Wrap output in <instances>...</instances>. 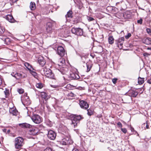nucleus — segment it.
Returning a JSON list of instances; mask_svg holds the SVG:
<instances>
[{"instance_id":"1","label":"nucleus","mask_w":151,"mask_h":151,"mask_svg":"<svg viewBox=\"0 0 151 151\" xmlns=\"http://www.w3.org/2000/svg\"><path fill=\"white\" fill-rule=\"evenodd\" d=\"M14 142L15 148L16 149L21 148L24 143L23 138L19 137L16 138Z\"/></svg>"},{"instance_id":"2","label":"nucleus","mask_w":151,"mask_h":151,"mask_svg":"<svg viewBox=\"0 0 151 151\" xmlns=\"http://www.w3.org/2000/svg\"><path fill=\"white\" fill-rule=\"evenodd\" d=\"M65 64V59L63 58H61L58 61V64L56 65V67L60 68H58V70L63 74H64L65 73L63 67Z\"/></svg>"},{"instance_id":"3","label":"nucleus","mask_w":151,"mask_h":151,"mask_svg":"<svg viewBox=\"0 0 151 151\" xmlns=\"http://www.w3.org/2000/svg\"><path fill=\"white\" fill-rule=\"evenodd\" d=\"M32 121L36 124H40L43 121V119L41 116L38 114H34L31 117Z\"/></svg>"},{"instance_id":"4","label":"nucleus","mask_w":151,"mask_h":151,"mask_svg":"<svg viewBox=\"0 0 151 151\" xmlns=\"http://www.w3.org/2000/svg\"><path fill=\"white\" fill-rule=\"evenodd\" d=\"M43 73L46 77L52 78L54 76V74L52 73L51 70L49 68L45 67L43 69Z\"/></svg>"},{"instance_id":"5","label":"nucleus","mask_w":151,"mask_h":151,"mask_svg":"<svg viewBox=\"0 0 151 151\" xmlns=\"http://www.w3.org/2000/svg\"><path fill=\"white\" fill-rule=\"evenodd\" d=\"M81 117L80 115H75L71 119V125L74 128L77 127L78 123L81 119Z\"/></svg>"},{"instance_id":"6","label":"nucleus","mask_w":151,"mask_h":151,"mask_svg":"<svg viewBox=\"0 0 151 151\" xmlns=\"http://www.w3.org/2000/svg\"><path fill=\"white\" fill-rule=\"evenodd\" d=\"M11 75L17 79L23 78L26 77L27 76L25 73L22 72L20 73H15L14 72L12 73Z\"/></svg>"},{"instance_id":"7","label":"nucleus","mask_w":151,"mask_h":151,"mask_svg":"<svg viewBox=\"0 0 151 151\" xmlns=\"http://www.w3.org/2000/svg\"><path fill=\"white\" fill-rule=\"evenodd\" d=\"M71 31L73 34L81 36L83 34L82 29L79 28L73 27L72 28Z\"/></svg>"},{"instance_id":"8","label":"nucleus","mask_w":151,"mask_h":151,"mask_svg":"<svg viewBox=\"0 0 151 151\" xmlns=\"http://www.w3.org/2000/svg\"><path fill=\"white\" fill-rule=\"evenodd\" d=\"M79 104L80 107L83 109H87L89 107V104L87 102L83 100H79Z\"/></svg>"},{"instance_id":"9","label":"nucleus","mask_w":151,"mask_h":151,"mask_svg":"<svg viewBox=\"0 0 151 151\" xmlns=\"http://www.w3.org/2000/svg\"><path fill=\"white\" fill-rule=\"evenodd\" d=\"M124 40V37H121L116 41V44L117 45L118 47L120 49H122L123 48V45Z\"/></svg>"},{"instance_id":"10","label":"nucleus","mask_w":151,"mask_h":151,"mask_svg":"<svg viewBox=\"0 0 151 151\" xmlns=\"http://www.w3.org/2000/svg\"><path fill=\"white\" fill-rule=\"evenodd\" d=\"M52 22H48L47 23L46 27V31L47 33H52L53 29H52Z\"/></svg>"},{"instance_id":"11","label":"nucleus","mask_w":151,"mask_h":151,"mask_svg":"<svg viewBox=\"0 0 151 151\" xmlns=\"http://www.w3.org/2000/svg\"><path fill=\"white\" fill-rule=\"evenodd\" d=\"M39 132L38 128L35 127L33 126L29 130L28 133L29 134L33 135H36Z\"/></svg>"},{"instance_id":"12","label":"nucleus","mask_w":151,"mask_h":151,"mask_svg":"<svg viewBox=\"0 0 151 151\" xmlns=\"http://www.w3.org/2000/svg\"><path fill=\"white\" fill-rule=\"evenodd\" d=\"M57 53L60 56H64L65 53V50L62 46H59L57 48Z\"/></svg>"},{"instance_id":"13","label":"nucleus","mask_w":151,"mask_h":151,"mask_svg":"<svg viewBox=\"0 0 151 151\" xmlns=\"http://www.w3.org/2000/svg\"><path fill=\"white\" fill-rule=\"evenodd\" d=\"M56 134L53 131L50 130L48 131L47 137L51 140H54L55 138Z\"/></svg>"},{"instance_id":"14","label":"nucleus","mask_w":151,"mask_h":151,"mask_svg":"<svg viewBox=\"0 0 151 151\" xmlns=\"http://www.w3.org/2000/svg\"><path fill=\"white\" fill-rule=\"evenodd\" d=\"M60 144L62 145H66L70 143L69 138L68 137H66L63 139L59 142Z\"/></svg>"},{"instance_id":"15","label":"nucleus","mask_w":151,"mask_h":151,"mask_svg":"<svg viewBox=\"0 0 151 151\" xmlns=\"http://www.w3.org/2000/svg\"><path fill=\"white\" fill-rule=\"evenodd\" d=\"M22 102L24 105L29 106L31 104V101L29 97H26L25 98H22Z\"/></svg>"},{"instance_id":"16","label":"nucleus","mask_w":151,"mask_h":151,"mask_svg":"<svg viewBox=\"0 0 151 151\" xmlns=\"http://www.w3.org/2000/svg\"><path fill=\"white\" fill-rule=\"evenodd\" d=\"M38 62L41 67H43L46 63L45 60L43 57L40 56L39 57L38 59Z\"/></svg>"},{"instance_id":"17","label":"nucleus","mask_w":151,"mask_h":151,"mask_svg":"<svg viewBox=\"0 0 151 151\" xmlns=\"http://www.w3.org/2000/svg\"><path fill=\"white\" fill-rule=\"evenodd\" d=\"M138 94V92L133 90H129L127 93L128 95L130 96L136 97Z\"/></svg>"},{"instance_id":"18","label":"nucleus","mask_w":151,"mask_h":151,"mask_svg":"<svg viewBox=\"0 0 151 151\" xmlns=\"http://www.w3.org/2000/svg\"><path fill=\"white\" fill-rule=\"evenodd\" d=\"M142 42L145 44L151 45V38L149 37L143 38L142 40Z\"/></svg>"},{"instance_id":"19","label":"nucleus","mask_w":151,"mask_h":151,"mask_svg":"<svg viewBox=\"0 0 151 151\" xmlns=\"http://www.w3.org/2000/svg\"><path fill=\"white\" fill-rule=\"evenodd\" d=\"M60 130L61 131L62 134L65 135H67L68 133V129L67 127L63 126L61 129Z\"/></svg>"},{"instance_id":"20","label":"nucleus","mask_w":151,"mask_h":151,"mask_svg":"<svg viewBox=\"0 0 151 151\" xmlns=\"http://www.w3.org/2000/svg\"><path fill=\"white\" fill-rule=\"evenodd\" d=\"M9 111L10 113L13 115H17L18 114L16 108H10Z\"/></svg>"},{"instance_id":"21","label":"nucleus","mask_w":151,"mask_h":151,"mask_svg":"<svg viewBox=\"0 0 151 151\" xmlns=\"http://www.w3.org/2000/svg\"><path fill=\"white\" fill-rule=\"evenodd\" d=\"M24 65L29 71H31V70H34V68H32V66L29 63L26 62L24 63Z\"/></svg>"},{"instance_id":"22","label":"nucleus","mask_w":151,"mask_h":151,"mask_svg":"<svg viewBox=\"0 0 151 151\" xmlns=\"http://www.w3.org/2000/svg\"><path fill=\"white\" fill-rule=\"evenodd\" d=\"M131 14L129 12H127L123 14V17L126 19H130L131 17Z\"/></svg>"},{"instance_id":"23","label":"nucleus","mask_w":151,"mask_h":151,"mask_svg":"<svg viewBox=\"0 0 151 151\" xmlns=\"http://www.w3.org/2000/svg\"><path fill=\"white\" fill-rule=\"evenodd\" d=\"M19 126L23 128H30L31 125L27 123H23L22 124H19Z\"/></svg>"},{"instance_id":"24","label":"nucleus","mask_w":151,"mask_h":151,"mask_svg":"<svg viewBox=\"0 0 151 151\" xmlns=\"http://www.w3.org/2000/svg\"><path fill=\"white\" fill-rule=\"evenodd\" d=\"M6 19L9 22H13L14 20L12 16L10 15H7L6 17Z\"/></svg>"},{"instance_id":"25","label":"nucleus","mask_w":151,"mask_h":151,"mask_svg":"<svg viewBox=\"0 0 151 151\" xmlns=\"http://www.w3.org/2000/svg\"><path fill=\"white\" fill-rule=\"evenodd\" d=\"M108 40L109 44H112L114 43V39L112 36H109Z\"/></svg>"},{"instance_id":"26","label":"nucleus","mask_w":151,"mask_h":151,"mask_svg":"<svg viewBox=\"0 0 151 151\" xmlns=\"http://www.w3.org/2000/svg\"><path fill=\"white\" fill-rule=\"evenodd\" d=\"M29 7L31 10H34L36 8V5L35 3L31 2L30 3Z\"/></svg>"},{"instance_id":"27","label":"nucleus","mask_w":151,"mask_h":151,"mask_svg":"<svg viewBox=\"0 0 151 151\" xmlns=\"http://www.w3.org/2000/svg\"><path fill=\"white\" fill-rule=\"evenodd\" d=\"M144 78H142L140 77H139L138 78V82L139 84L141 85L144 83Z\"/></svg>"},{"instance_id":"28","label":"nucleus","mask_w":151,"mask_h":151,"mask_svg":"<svg viewBox=\"0 0 151 151\" xmlns=\"http://www.w3.org/2000/svg\"><path fill=\"white\" fill-rule=\"evenodd\" d=\"M41 96L42 98L45 100L47 99V93L45 92H41Z\"/></svg>"},{"instance_id":"29","label":"nucleus","mask_w":151,"mask_h":151,"mask_svg":"<svg viewBox=\"0 0 151 151\" xmlns=\"http://www.w3.org/2000/svg\"><path fill=\"white\" fill-rule=\"evenodd\" d=\"M86 67H87V72L89 71L92 67V65L91 63H86Z\"/></svg>"},{"instance_id":"30","label":"nucleus","mask_w":151,"mask_h":151,"mask_svg":"<svg viewBox=\"0 0 151 151\" xmlns=\"http://www.w3.org/2000/svg\"><path fill=\"white\" fill-rule=\"evenodd\" d=\"M66 18L67 19L68 18H72V11H69L67 13V14L65 16Z\"/></svg>"},{"instance_id":"31","label":"nucleus","mask_w":151,"mask_h":151,"mask_svg":"<svg viewBox=\"0 0 151 151\" xmlns=\"http://www.w3.org/2000/svg\"><path fill=\"white\" fill-rule=\"evenodd\" d=\"M145 124H146L145 127H144V128L145 129H148L149 128V123L148 122V121H146V123H144L142 124V127H145Z\"/></svg>"},{"instance_id":"32","label":"nucleus","mask_w":151,"mask_h":151,"mask_svg":"<svg viewBox=\"0 0 151 151\" xmlns=\"http://www.w3.org/2000/svg\"><path fill=\"white\" fill-rule=\"evenodd\" d=\"M71 76L73 79H78L79 78V76L77 74L72 73L71 74Z\"/></svg>"},{"instance_id":"33","label":"nucleus","mask_w":151,"mask_h":151,"mask_svg":"<svg viewBox=\"0 0 151 151\" xmlns=\"http://www.w3.org/2000/svg\"><path fill=\"white\" fill-rule=\"evenodd\" d=\"M74 1L76 4L78 5V8L81 9L82 7V4L81 2L79 1L76 2L75 0Z\"/></svg>"},{"instance_id":"34","label":"nucleus","mask_w":151,"mask_h":151,"mask_svg":"<svg viewBox=\"0 0 151 151\" xmlns=\"http://www.w3.org/2000/svg\"><path fill=\"white\" fill-rule=\"evenodd\" d=\"M45 123L46 125L49 127H51L52 126V122L49 120H47L45 122Z\"/></svg>"},{"instance_id":"35","label":"nucleus","mask_w":151,"mask_h":151,"mask_svg":"<svg viewBox=\"0 0 151 151\" xmlns=\"http://www.w3.org/2000/svg\"><path fill=\"white\" fill-rule=\"evenodd\" d=\"M43 84L41 83H39L36 84V86L37 88L41 89L43 87Z\"/></svg>"},{"instance_id":"36","label":"nucleus","mask_w":151,"mask_h":151,"mask_svg":"<svg viewBox=\"0 0 151 151\" xmlns=\"http://www.w3.org/2000/svg\"><path fill=\"white\" fill-rule=\"evenodd\" d=\"M87 111H88L87 114L88 115L91 116L93 114V109H87Z\"/></svg>"},{"instance_id":"37","label":"nucleus","mask_w":151,"mask_h":151,"mask_svg":"<svg viewBox=\"0 0 151 151\" xmlns=\"http://www.w3.org/2000/svg\"><path fill=\"white\" fill-rule=\"evenodd\" d=\"M76 96V95L71 92H70L68 93L67 94V96L68 97H74Z\"/></svg>"},{"instance_id":"38","label":"nucleus","mask_w":151,"mask_h":151,"mask_svg":"<svg viewBox=\"0 0 151 151\" xmlns=\"http://www.w3.org/2000/svg\"><path fill=\"white\" fill-rule=\"evenodd\" d=\"M43 151H54L50 147H47Z\"/></svg>"},{"instance_id":"39","label":"nucleus","mask_w":151,"mask_h":151,"mask_svg":"<svg viewBox=\"0 0 151 151\" xmlns=\"http://www.w3.org/2000/svg\"><path fill=\"white\" fill-rule=\"evenodd\" d=\"M34 70H34H31L32 71H30V73L32 75H33L34 76H37V73L33 71V70Z\"/></svg>"},{"instance_id":"40","label":"nucleus","mask_w":151,"mask_h":151,"mask_svg":"<svg viewBox=\"0 0 151 151\" xmlns=\"http://www.w3.org/2000/svg\"><path fill=\"white\" fill-rule=\"evenodd\" d=\"M17 91L19 94H22L24 92V89L21 88L18 89Z\"/></svg>"},{"instance_id":"41","label":"nucleus","mask_w":151,"mask_h":151,"mask_svg":"<svg viewBox=\"0 0 151 151\" xmlns=\"http://www.w3.org/2000/svg\"><path fill=\"white\" fill-rule=\"evenodd\" d=\"M4 93L6 95V97L7 96H8L9 94V90H6L4 91Z\"/></svg>"},{"instance_id":"42","label":"nucleus","mask_w":151,"mask_h":151,"mask_svg":"<svg viewBox=\"0 0 151 151\" xmlns=\"http://www.w3.org/2000/svg\"><path fill=\"white\" fill-rule=\"evenodd\" d=\"M87 19L88 21L89 22L91 21L94 20L93 18L90 17H87Z\"/></svg>"},{"instance_id":"43","label":"nucleus","mask_w":151,"mask_h":151,"mask_svg":"<svg viewBox=\"0 0 151 151\" xmlns=\"http://www.w3.org/2000/svg\"><path fill=\"white\" fill-rule=\"evenodd\" d=\"M131 36V34L130 33H128L127 35L125 36V37L126 39H128Z\"/></svg>"},{"instance_id":"44","label":"nucleus","mask_w":151,"mask_h":151,"mask_svg":"<svg viewBox=\"0 0 151 151\" xmlns=\"http://www.w3.org/2000/svg\"><path fill=\"white\" fill-rule=\"evenodd\" d=\"M121 130L122 131L124 134H126L127 132V129L125 128H121Z\"/></svg>"},{"instance_id":"45","label":"nucleus","mask_w":151,"mask_h":151,"mask_svg":"<svg viewBox=\"0 0 151 151\" xmlns=\"http://www.w3.org/2000/svg\"><path fill=\"white\" fill-rule=\"evenodd\" d=\"M118 80L117 78H114L112 79V81L113 83L115 84L116 83L117 80Z\"/></svg>"},{"instance_id":"46","label":"nucleus","mask_w":151,"mask_h":151,"mask_svg":"<svg viewBox=\"0 0 151 151\" xmlns=\"http://www.w3.org/2000/svg\"><path fill=\"white\" fill-rule=\"evenodd\" d=\"M117 125L119 127L121 128L122 127V125L120 122L117 123Z\"/></svg>"},{"instance_id":"47","label":"nucleus","mask_w":151,"mask_h":151,"mask_svg":"<svg viewBox=\"0 0 151 151\" xmlns=\"http://www.w3.org/2000/svg\"><path fill=\"white\" fill-rule=\"evenodd\" d=\"M66 88L68 89H70L71 88V86L70 84H68L66 86Z\"/></svg>"},{"instance_id":"48","label":"nucleus","mask_w":151,"mask_h":151,"mask_svg":"<svg viewBox=\"0 0 151 151\" xmlns=\"http://www.w3.org/2000/svg\"><path fill=\"white\" fill-rule=\"evenodd\" d=\"M137 22L138 23L142 24V19H140L139 20H138L137 21Z\"/></svg>"},{"instance_id":"49","label":"nucleus","mask_w":151,"mask_h":151,"mask_svg":"<svg viewBox=\"0 0 151 151\" xmlns=\"http://www.w3.org/2000/svg\"><path fill=\"white\" fill-rule=\"evenodd\" d=\"M90 55L93 58H94L95 56V55L93 53H91L90 54Z\"/></svg>"},{"instance_id":"50","label":"nucleus","mask_w":151,"mask_h":151,"mask_svg":"<svg viewBox=\"0 0 151 151\" xmlns=\"http://www.w3.org/2000/svg\"><path fill=\"white\" fill-rule=\"evenodd\" d=\"M26 97H28V96H27V93H25L24 94L23 96L22 97V98H25Z\"/></svg>"},{"instance_id":"51","label":"nucleus","mask_w":151,"mask_h":151,"mask_svg":"<svg viewBox=\"0 0 151 151\" xmlns=\"http://www.w3.org/2000/svg\"><path fill=\"white\" fill-rule=\"evenodd\" d=\"M143 55L145 56H147L148 55H150V54L147 52H145L143 54Z\"/></svg>"},{"instance_id":"52","label":"nucleus","mask_w":151,"mask_h":151,"mask_svg":"<svg viewBox=\"0 0 151 151\" xmlns=\"http://www.w3.org/2000/svg\"><path fill=\"white\" fill-rule=\"evenodd\" d=\"M10 1L12 4H13L14 3L16 2L17 1V0H10Z\"/></svg>"},{"instance_id":"53","label":"nucleus","mask_w":151,"mask_h":151,"mask_svg":"<svg viewBox=\"0 0 151 151\" xmlns=\"http://www.w3.org/2000/svg\"><path fill=\"white\" fill-rule=\"evenodd\" d=\"M4 30L1 28H0V34H2L4 32Z\"/></svg>"},{"instance_id":"54","label":"nucleus","mask_w":151,"mask_h":151,"mask_svg":"<svg viewBox=\"0 0 151 151\" xmlns=\"http://www.w3.org/2000/svg\"><path fill=\"white\" fill-rule=\"evenodd\" d=\"M2 78L1 77L0 75V86H1V84L2 83Z\"/></svg>"},{"instance_id":"55","label":"nucleus","mask_w":151,"mask_h":151,"mask_svg":"<svg viewBox=\"0 0 151 151\" xmlns=\"http://www.w3.org/2000/svg\"><path fill=\"white\" fill-rule=\"evenodd\" d=\"M102 116L101 114H99L97 115V117L99 118H101Z\"/></svg>"},{"instance_id":"56","label":"nucleus","mask_w":151,"mask_h":151,"mask_svg":"<svg viewBox=\"0 0 151 151\" xmlns=\"http://www.w3.org/2000/svg\"><path fill=\"white\" fill-rule=\"evenodd\" d=\"M147 82L149 84H151V78L147 80Z\"/></svg>"},{"instance_id":"57","label":"nucleus","mask_w":151,"mask_h":151,"mask_svg":"<svg viewBox=\"0 0 151 151\" xmlns=\"http://www.w3.org/2000/svg\"><path fill=\"white\" fill-rule=\"evenodd\" d=\"M146 30L147 32H148V33H150L151 32L150 29L147 28V29Z\"/></svg>"},{"instance_id":"58","label":"nucleus","mask_w":151,"mask_h":151,"mask_svg":"<svg viewBox=\"0 0 151 151\" xmlns=\"http://www.w3.org/2000/svg\"><path fill=\"white\" fill-rule=\"evenodd\" d=\"M130 129H131V131L132 132H134V131H135L134 129V128L133 127H131Z\"/></svg>"},{"instance_id":"59","label":"nucleus","mask_w":151,"mask_h":151,"mask_svg":"<svg viewBox=\"0 0 151 151\" xmlns=\"http://www.w3.org/2000/svg\"><path fill=\"white\" fill-rule=\"evenodd\" d=\"M72 151H79L76 148H74L73 149Z\"/></svg>"},{"instance_id":"60","label":"nucleus","mask_w":151,"mask_h":151,"mask_svg":"<svg viewBox=\"0 0 151 151\" xmlns=\"http://www.w3.org/2000/svg\"><path fill=\"white\" fill-rule=\"evenodd\" d=\"M122 2L121 1H120V2H117L116 4V6H117V5H118V4H121L122 3Z\"/></svg>"},{"instance_id":"61","label":"nucleus","mask_w":151,"mask_h":151,"mask_svg":"<svg viewBox=\"0 0 151 151\" xmlns=\"http://www.w3.org/2000/svg\"><path fill=\"white\" fill-rule=\"evenodd\" d=\"M3 131L4 132H6V129H3Z\"/></svg>"},{"instance_id":"62","label":"nucleus","mask_w":151,"mask_h":151,"mask_svg":"<svg viewBox=\"0 0 151 151\" xmlns=\"http://www.w3.org/2000/svg\"><path fill=\"white\" fill-rule=\"evenodd\" d=\"M147 49L148 50H151V47H148Z\"/></svg>"},{"instance_id":"63","label":"nucleus","mask_w":151,"mask_h":151,"mask_svg":"<svg viewBox=\"0 0 151 151\" xmlns=\"http://www.w3.org/2000/svg\"><path fill=\"white\" fill-rule=\"evenodd\" d=\"M9 40V39L8 38H7V39H5V40L6 41V40Z\"/></svg>"},{"instance_id":"64","label":"nucleus","mask_w":151,"mask_h":151,"mask_svg":"<svg viewBox=\"0 0 151 151\" xmlns=\"http://www.w3.org/2000/svg\"><path fill=\"white\" fill-rule=\"evenodd\" d=\"M10 131V130L9 129L8 130V131H7V132H9Z\"/></svg>"}]
</instances>
